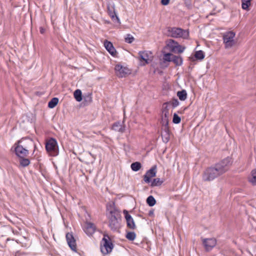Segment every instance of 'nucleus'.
<instances>
[{
    "label": "nucleus",
    "mask_w": 256,
    "mask_h": 256,
    "mask_svg": "<svg viewBox=\"0 0 256 256\" xmlns=\"http://www.w3.org/2000/svg\"><path fill=\"white\" fill-rule=\"evenodd\" d=\"M171 36L174 38H185L188 33L182 28H172L168 30Z\"/></svg>",
    "instance_id": "nucleus-8"
},
{
    "label": "nucleus",
    "mask_w": 256,
    "mask_h": 256,
    "mask_svg": "<svg viewBox=\"0 0 256 256\" xmlns=\"http://www.w3.org/2000/svg\"><path fill=\"white\" fill-rule=\"evenodd\" d=\"M124 214L126 220L127 227L132 230H135L136 228V225L132 218L126 210H124Z\"/></svg>",
    "instance_id": "nucleus-11"
},
{
    "label": "nucleus",
    "mask_w": 256,
    "mask_h": 256,
    "mask_svg": "<svg viewBox=\"0 0 256 256\" xmlns=\"http://www.w3.org/2000/svg\"><path fill=\"white\" fill-rule=\"evenodd\" d=\"M156 173V166H154L152 168L148 170L144 176V180L146 183H149L150 181V178L154 177Z\"/></svg>",
    "instance_id": "nucleus-10"
},
{
    "label": "nucleus",
    "mask_w": 256,
    "mask_h": 256,
    "mask_svg": "<svg viewBox=\"0 0 256 256\" xmlns=\"http://www.w3.org/2000/svg\"><path fill=\"white\" fill-rule=\"evenodd\" d=\"M152 214V212H151L149 214V215H150V214Z\"/></svg>",
    "instance_id": "nucleus-44"
},
{
    "label": "nucleus",
    "mask_w": 256,
    "mask_h": 256,
    "mask_svg": "<svg viewBox=\"0 0 256 256\" xmlns=\"http://www.w3.org/2000/svg\"><path fill=\"white\" fill-rule=\"evenodd\" d=\"M152 214V212H151L149 214V215H150V214Z\"/></svg>",
    "instance_id": "nucleus-46"
},
{
    "label": "nucleus",
    "mask_w": 256,
    "mask_h": 256,
    "mask_svg": "<svg viewBox=\"0 0 256 256\" xmlns=\"http://www.w3.org/2000/svg\"><path fill=\"white\" fill-rule=\"evenodd\" d=\"M106 216L108 226L112 231H117L120 228L122 216L120 212L116 207L114 202H109L106 206Z\"/></svg>",
    "instance_id": "nucleus-2"
},
{
    "label": "nucleus",
    "mask_w": 256,
    "mask_h": 256,
    "mask_svg": "<svg viewBox=\"0 0 256 256\" xmlns=\"http://www.w3.org/2000/svg\"><path fill=\"white\" fill-rule=\"evenodd\" d=\"M40 32H41V33H42L43 32V30H41Z\"/></svg>",
    "instance_id": "nucleus-42"
},
{
    "label": "nucleus",
    "mask_w": 256,
    "mask_h": 256,
    "mask_svg": "<svg viewBox=\"0 0 256 256\" xmlns=\"http://www.w3.org/2000/svg\"><path fill=\"white\" fill-rule=\"evenodd\" d=\"M107 11L108 14L112 20H116L117 21H119V18L116 15L114 9V6H108L107 7Z\"/></svg>",
    "instance_id": "nucleus-16"
},
{
    "label": "nucleus",
    "mask_w": 256,
    "mask_h": 256,
    "mask_svg": "<svg viewBox=\"0 0 256 256\" xmlns=\"http://www.w3.org/2000/svg\"><path fill=\"white\" fill-rule=\"evenodd\" d=\"M152 214V212H151L149 214V215H150V214Z\"/></svg>",
    "instance_id": "nucleus-45"
},
{
    "label": "nucleus",
    "mask_w": 256,
    "mask_h": 256,
    "mask_svg": "<svg viewBox=\"0 0 256 256\" xmlns=\"http://www.w3.org/2000/svg\"><path fill=\"white\" fill-rule=\"evenodd\" d=\"M170 0H161V3L162 5H168L170 2Z\"/></svg>",
    "instance_id": "nucleus-37"
},
{
    "label": "nucleus",
    "mask_w": 256,
    "mask_h": 256,
    "mask_svg": "<svg viewBox=\"0 0 256 256\" xmlns=\"http://www.w3.org/2000/svg\"><path fill=\"white\" fill-rule=\"evenodd\" d=\"M164 182L163 180H161L160 178H154L151 184L152 186H160Z\"/></svg>",
    "instance_id": "nucleus-27"
},
{
    "label": "nucleus",
    "mask_w": 256,
    "mask_h": 256,
    "mask_svg": "<svg viewBox=\"0 0 256 256\" xmlns=\"http://www.w3.org/2000/svg\"><path fill=\"white\" fill-rule=\"evenodd\" d=\"M46 149L48 155L51 156H56L58 154V146L56 139L50 138L46 140Z\"/></svg>",
    "instance_id": "nucleus-4"
},
{
    "label": "nucleus",
    "mask_w": 256,
    "mask_h": 256,
    "mask_svg": "<svg viewBox=\"0 0 256 256\" xmlns=\"http://www.w3.org/2000/svg\"><path fill=\"white\" fill-rule=\"evenodd\" d=\"M30 24H31L30 31L31 34H32V13L30 12Z\"/></svg>",
    "instance_id": "nucleus-38"
},
{
    "label": "nucleus",
    "mask_w": 256,
    "mask_h": 256,
    "mask_svg": "<svg viewBox=\"0 0 256 256\" xmlns=\"http://www.w3.org/2000/svg\"><path fill=\"white\" fill-rule=\"evenodd\" d=\"M130 167L132 170L137 172L140 170L142 165L140 162H134L131 164Z\"/></svg>",
    "instance_id": "nucleus-26"
},
{
    "label": "nucleus",
    "mask_w": 256,
    "mask_h": 256,
    "mask_svg": "<svg viewBox=\"0 0 256 256\" xmlns=\"http://www.w3.org/2000/svg\"><path fill=\"white\" fill-rule=\"evenodd\" d=\"M114 248L112 240L108 234H104L100 242V251L104 254L110 253Z\"/></svg>",
    "instance_id": "nucleus-3"
},
{
    "label": "nucleus",
    "mask_w": 256,
    "mask_h": 256,
    "mask_svg": "<svg viewBox=\"0 0 256 256\" xmlns=\"http://www.w3.org/2000/svg\"><path fill=\"white\" fill-rule=\"evenodd\" d=\"M203 244L206 250H211L216 244L215 238H204L202 240Z\"/></svg>",
    "instance_id": "nucleus-13"
},
{
    "label": "nucleus",
    "mask_w": 256,
    "mask_h": 256,
    "mask_svg": "<svg viewBox=\"0 0 256 256\" xmlns=\"http://www.w3.org/2000/svg\"><path fill=\"white\" fill-rule=\"evenodd\" d=\"M235 36L236 34L232 31L227 32L223 34L222 39L226 48H230L235 44Z\"/></svg>",
    "instance_id": "nucleus-5"
},
{
    "label": "nucleus",
    "mask_w": 256,
    "mask_h": 256,
    "mask_svg": "<svg viewBox=\"0 0 256 256\" xmlns=\"http://www.w3.org/2000/svg\"><path fill=\"white\" fill-rule=\"evenodd\" d=\"M40 32H41V33H42L43 32V30H41Z\"/></svg>",
    "instance_id": "nucleus-43"
},
{
    "label": "nucleus",
    "mask_w": 256,
    "mask_h": 256,
    "mask_svg": "<svg viewBox=\"0 0 256 256\" xmlns=\"http://www.w3.org/2000/svg\"><path fill=\"white\" fill-rule=\"evenodd\" d=\"M10 240V238H8L6 240L8 241V240Z\"/></svg>",
    "instance_id": "nucleus-40"
},
{
    "label": "nucleus",
    "mask_w": 256,
    "mask_h": 256,
    "mask_svg": "<svg viewBox=\"0 0 256 256\" xmlns=\"http://www.w3.org/2000/svg\"><path fill=\"white\" fill-rule=\"evenodd\" d=\"M194 56L196 59L202 60L204 57V54L202 50H198L195 52Z\"/></svg>",
    "instance_id": "nucleus-31"
},
{
    "label": "nucleus",
    "mask_w": 256,
    "mask_h": 256,
    "mask_svg": "<svg viewBox=\"0 0 256 256\" xmlns=\"http://www.w3.org/2000/svg\"><path fill=\"white\" fill-rule=\"evenodd\" d=\"M170 104L174 108L179 105L180 102L177 99L174 98L172 100Z\"/></svg>",
    "instance_id": "nucleus-36"
},
{
    "label": "nucleus",
    "mask_w": 256,
    "mask_h": 256,
    "mask_svg": "<svg viewBox=\"0 0 256 256\" xmlns=\"http://www.w3.org/2000/svg\"><path fill=\"white\" fill-rule=\"evenodd\" d=\"M185 48H186L184 46H182L178 44L176 48V52H178L179 54L182 53Z\"/></svg>",
    "instance_id": "nucleus-35"
},
{
    "label": "nucleus",
    "mask_w": 256,
    "mask_h": 256,
    "mask_svg": "<svg viewBox=\"0 0 256 256\" xmlns=\"http://www.w3.org/2000/svg\"><path fill=\"white\" fill-rule=\"evenodd\" d=\"M167 103H164V105H166ZM162 114H163V118H162V121L164 123H165L166 125H168V117L170 116L169 114V109L167 106H166L163 108L162 110Z\"/></svg>",
    "instance_id": "nucleus-17"
},
{
    "label": "nucleus",
    "mask_w": 256,
    "mask_h": 256,
    "mask_svg": "<svg viewBox=\"0 0 256 256\" xmlns=\"http://www.w3.org/2000/svg\"><path fill=\"white\" fill-rule=\"evenodd\" d=\"M177 96L180 100H185L187 98V93L186 90H183L177 92Z\"/></svg>",
    "instance_id": "nucleus-20"
},
{
    "label": "nucleus",
    "mask_w": 256,
    "mask_h": 256,
    "mask_svg": "<svg viewBox=\"0 0 256 256\" xmlns=\"http://www.w3.org/2000/svg\"><path fill=\"white\" fill-rule=\"evenodd\" d=\"M178 43L172 40H169L167 42L166 46L171 52H176V48Z\"/></svg>",
    "instance_id": "nucleus-19"
},
{
    "label": "nucleus",
    "mask_w": 256,
    "mask_h": 256,
    "mask_svg": "<svg viewBox=\"0 0 256 256\" xmlns=\"http://www.w3.org/2000/svg\"><path fill=\"white\" fill-rule=\"evenodd\" d=\"M14 148L16 155L20 158H24L28 154V150L20 145L19 144H15Z\"/></svg>",
    "instance_id": "nucleus-7"
},
{
    "label": "nucleus",
    "mask_w": 256,
    "mask_h": 256,
    "mask_svg": "<svg viewBox=\"0 0 256 256\" xmlns=\"http://www.w3.org/2000/svg\"><path fill=\"white\" fill-rule=\"evenodd\" d=\"M172 62L176 65V66H181L182 64V58L180 56H177L174 55Z\"/></svg>",
    "instance_id": "nucleus-21"
},
{
    "label": "nucleus",
    "mask_w": 256,
    "mask_h": 256,
    "mask_svg": "<svg viewBox=\"0 0 256 256\" xmlns=\"http://www.w3.org/2000/svg\"><path fill=\"white\" fill-rule=\"evenodd\" d=\"M174 55L170 53H167L164 54V60L167 62H172Z\"/></svg>",
    "instance_id": "nucleus-32"
},
{
    "label": "nucleus",
    "mask_w": 256,
    "mask_h": 256,
    "mask_svg": "<svg viewBox=\"0 0 256 256\" xmlns=\"http://www.w3.org/2000/svg\"><path fill=\"white\" fill-rule=\"evenodd\" d=\"M146 202L150 206H152L156 204V200L152 196H150L147 198Z\"/></svg>",
    "instance_id": "nucleus-30"
},
{
    "label": "nucleus",
    "mask_w": 256,
    "mask_h": 256,
    "mask_svg": "<svg viewBox=\"0 0 256 256\" xmlns=\"http://www.w3.org/2000/svg\"><path fill=\"white\" fill-rule=\"evenodd\" d=\"M126 238L129 240L132 241V240H134L136 238V234L134 232H127V234L126 236Z\"/></svg>",
    "instance_id": "nucleus-28"
},
{
    "label": "nucleus",
    "mask_w": 256,
    "mask_h": 256,
    "mask_svg": "<svg viewBox=\"0 0 256 256\" xmlns=\"http://www.w3.org/2000/svg\"><path fill=\"white\" fill-rule=\"evenodd\" d=\"M231 164L230 158H226L220 162L216 164L214 167L206 168L202 174L204 181H210L217 176L226 172Z\"/></svg>",
    "instance_id": "nucleus-1"
},
{
    "label": "nucleus",
    "mask_w": 256,
    "mask_h": 256,
    "mask_svg": "<svg viewBox=\"0 0 256 256\" xmlns=\"http://www.w3.org/2000/svg\"><path fill=\"white\" fill-rule=\"evenodd\" d=\"M112 130L123 133L125 131V126L119 122H116L112 125Z\"/></svg>",
    "instance_id": "nucleus-18"
},
{
    "label": "nucleus",
    "mask_w": 256,
    "mask_h": 256,
    "mask_svg": "<svg viewBox=\"0 0 256 256\" xmlns=\"http://www.w3.org/2000/svg\"><path fill=\"white\" fill-rule=\"evenodd\" d=\"M66 239L68 246L72 250L76 251V240L72 233H68L66 234Z\"/></svg>",
    "instance_id": "nucleus-12"
},
{
    "label": "nucleus",
    "mask_w": 256,
    "mask_h": 256,
    "mask_svg": "<svg viewBox=\"0 0 256 256\" xmlns=\"http://www.w3.org/2000/svg\"><path fill=\"white\" fill-rule=\"evenodd\" d=\"M20 163L22 166L25 167L30 164V160L28 158H25V157L24 158H20Z\"/></svg>",
    "instance_id": "nucleus-29"
},
{
    "label": "nucleus",
    "mask_w": 256,
    "mask_h": 256,
    "mask_svg": "<svg viewBox=\"0 0 256 256\" xmlns=\"http://www.w3.org/2000/svg\"><path fill=\"white\" fill-rule=\"evenodd\" d=\"M140 60L141 62H143V65L149 64L153 58L152 52L148 51L140 52L138 53Z\"/></svg>",
    "instance_id": "nucleus-6"
},
{
    "label": "nucleus",
    "mask_w": 256,
    "mask_h": 256,
    "mask_svg": "<svg viewBox=\"0 0 256 256\" xmlns=\"http://www.w3.org/2000/svg\"><path fill=\"white\" fill-rule=\"evenodd\" d=\"M114 70L116 74L119 78L125 77L130 73V70L128 68L119 64L116 65Z\"/></svg>",
    "instance_id": "nucleus-9"
},
{
    "label": "nucleus",
    "mask_w": 256,
    "mask_h": 256,
    "mask_svg": "<svg viewBox=\"0 0 256 256\" xmlns=\"http://www.w3.org/2000/svg\"><path fill=\"white\" fill-rule=\"evenodd\" d=\"M249 182L253 185H256V170H252L248 178Z\"/></svg>",
    "instance_id": "nucleus-22"
},
{
    "label": "nucleus",
    "mask_w": 256,
    "mask_h": 256,
    "mask_svg": "<svg viewBox=\"0 0 256 256\" xmlns=\"http://www.w3.org/2000/svg\"><path fill=\"white\" fill-rule=\"evenodd\" d=\"M58 102V98H52L48 103L49 108H54Z\"/></svg>",
    "instance_id": "nucleus-24"
},
{
    "label": "nucleus",
    "mask_w": 256,
    "mask_h": 256,
    "mask_svg": "<svg viewBox=\"0 0 256 256\" xmlns=\"http://www.w3.org/2000/svg\"><path fill=\"white\" fill-rule=\"evenodd\" d=\"M180 118L176 114L174 113L173 116L172 122L174 124H178L180 122Z\"/></svg>",
    "instance_id": "nucleus-34"
},
{
    "label": "nucleus",
    "mask_w": 256,
    "mask_h": 256,
    "mask_svg": "<svg viewBox=\"0 0 256 256\" xmlns=\"http://www.w3.org/2000/svg\"><path fill=\"white\" fill-rule=\"evenodd\" d=\"M83 230L88 236H92L95 232L96 227L91 222H86L84 224Z\"/></svg>",
    "instance_id": "nucleus-14"
},
{
    "label": "nucleus",
    "mask_w": 256,
    "mask_h": 256,
    "mask_svg": "<svg viewBox=\"0 0 256 256\" xmlns=\"http://www.w3.org/2000/svg\"><path fill=\"white\" fill-rule=\"evenodd\" d=\"M252 0H242V9L248 10Z\"/></svg>",
    "instance_id": "nucleus-23"
},
{
    "label": "nucleus",
    "mask_w": 256,
    "mask_h": 256,
    "mask_svg": "<svg viewBox=\"0 0 256 256\" xmlns=\"http://www.w3.org/2000/svg\"><path fill=\"white\" fill-rule=\"evenodd\" d=\"M104 44L106 50L112 56H116L117 52L111 42L108 40H105Z\"/></svg>",
    "instance_id": "nucleus-15"
},
{
    "label": "nucleus",
    "mask_w": 256,
    "mask_h": 256,
    "mask_svg": "<svg viewBox=\"0 0 256 256\" xmlns=\"http://www.w3.org/2000/svg\"><path fill=\"white\" fill-rule=\"evenodd\" d=\"M74 98L78 102H80L82 100V92L80 90H76L74 94Z\"/></svg>",
    "instance_id": "nucleus-25"
},
{
    "label": "nucleus",
    "mask_w": 256,
    "mask_h": 256,
    "mask_svg": "<svg viewBox=\"0 0 256 256\" xmlns=\"http://www.w3.org/2000/svg\"><path fill=\"white\" fill-rule=\"evenodd\" d=\"M125 42L128 44L132 42L134 40V37L130 34H126L125 38Z\"/></svg>",
    "instance_id": "nucleus-33"
},
{
    "label": "nucleus",
    "mask_w": 256,
    "mask_h": 256,
    "mask_svg": "<svg viewBox=\"0 0 256 256\" xmlns=\"http://www.w3.org/2000/svg\"><path fill=\"white\" fill-rule=\"evenodd\" d=\"M16 243H18V240H16Z\"/></svg>",
    "instance_id": "nucleus-41"
},
{
    "label": "nucleus",
    "mask_w": 256,
    "mask_h": 256,
    "mask_svg": "<svg viewBox=\"0 0 256 256\" xmlns=\"http://www.w3.org/2000/svg\"><path fill=\"white\" fill-rule=\"evenodd\" d=\"M12 232L14 233V234H17L18 232L16 230L14 231V230H12Z\"/></svg>",
    "instance_id": "nucleus-39"
}]
</instances>
